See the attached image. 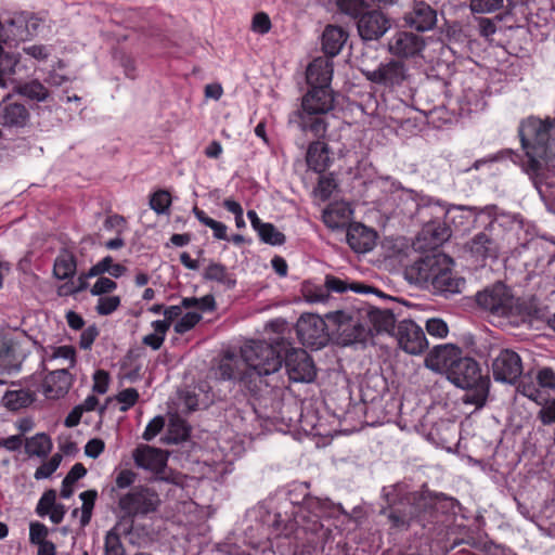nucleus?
<instances>
[{"instance_id":"obj_25","label":"nucleus","mask_w":555,"mask_h":555,"mask_svg":"<svg viewBox=\"0 0 555 555\" xmlns=\"http://www.w3.org/2000/svg\"><path fill=\"white\" fill-rule=\"evenodd\" d=\"M377 233L362 223L349 224L346 240L350 248L359 254L372 250L376 244Z\"/></svg>"},{"instance_id":"obj_32","label":"nucleus","mask_w":555,"mask_h":555,"mask_svg":"<svg viewBox=\"0 0 555 555\" xmlns=\"http://www.w3.org/2000/svg\"><path fill=\"white\" fill-rule=\"evenodd\" d=\"M205 281L216 282L224 289L230 291L236 286L235 275L228 268L220 263L211 261L203 272Z\"/></svg>"},{"instance_id":"obj_18","label":"nucleus","mask_w":555,"mask_h":555,"mask_svg":"<svg viewBox=\"0 0 555 555\" xmlns=\"http://www.w3.org/2000/svg\"><path fill=\"white\" fill-rule=\"evenodd\" d=\"M403 21L412 29L427 31L437 24V11L424 0H413L412 8L404 13Z\"/></svg>"},{"instance_id":"obj_21","label":"nucleus","mask_w":555,"mask_h":555,"mask_svg":"<svg viewBox=\"0 0 555 555\" xmlns=\"http://www.w3.org/2000/svg\"><path fill=\"white\" fill-rule=\"evenodd\" d=\"M334 107V96L327 86L310 87V90L302 96L300 111L312 114H326Z\"/></svg>"},{"instance_id":"obj_34","label":"nucleus","mask_w":555,"mask_h":555,"mask_svg":"<svg viewBox=\"0 0 555 555\" xmlns=\"http://www.w3.org/2000/svg\"><path fill=\"white\" fill-rule=\"evenodd\" d=\"M324 286L327 291V294L330 292L341 294L350 289L359 294L376 293L379 295V292L372 286L358 282L347 283L346 281L334 275H326Z\"/></svg>"},{"instance_id":"obj_23","label":"nucleus","mask_w":555,"mask_h":555,"mask_svg":"<svg viewBox=\"0 0 555 555\" xmlns=\"http://www.w3.org/2000/svg\"><path fill=\"white\" fill-rule=\"evenodd\" d=\"M30 122L28 108L21 103L2 102L0 104V126L9 130L26 128Z\"/></svg>"},{"instance_id":"obj_47","label":"nucleus","mask_w":555,"mask_h":555,"mask_svg":"<svg viewBox=\"0 0 555 555\" xmlns=\"http://www.w3.org/2000/svg\"><path fill=\"white\" fill-rule=\"evenodd\" d=\"M170 204L171 196L166 190H158L151 195L150 207L158 215L167 214Z\"/></svg>"},{"instance_id":"obj_48","label":"nucleus","mask_w":555,"mask_h":555,"mask_svg":"<svg viewBox=\"0 0 555 555\" xmlns=\"http://www.w3.org/2000/svg\"><path fill=\"white\" fill-rule=\"evenodd\" d=\"M535 379L540 388L555 391V371L552 367L544 366L539 369Z\"/></svg>"},{"instance_id":"obj_44","label":"nucleus","mask_w":555,"mask_h":555,"mask_svg":"<svg viewBox=\"0 0 555 555\" xmlns=\"http://www.w3.org/2000/svg\"><path fill=\"white\" fill-rule=\"evenodd\" d=\"M260 240L270 245H282L285 243V235L272 223L263 222L257 230Z\"/></svg>"},{"instance_id":"obj_60","label":"nucleus","mask_w":555,"mask_h":555,"mask_svg":"<svg viewBox=\"0 0 555 555\" xmlns=\"http://www.w3.org/2000/svg\"><path fill=\"white\" fill-rule=\"evenodd\" d=\"M63 358L69 361V367H74L76 364V350L73 346H60L53 348L51 359Z\"/></svg>"},{"instance_id":"obj_13","label":"nucleus","mask_w":555,"mask_h":555,"mask_svg":"<svg viewBox=\"0 0 555 555\" xmlns=\"http://www.w3.org/2000/svg\"><path fill=\"white\" fill-rule=\"evenodd\" d=\"M295 330L300 343L315 350L326 346L330 340L327 324L325 320L318 314H302L297 320Z\"/></svg>"},{"instance_id":"obj_61","label":"nucleus","mask_w":555,"mask_h":555,"mask_svg":"<svg viewBox=\"0 0 555 555\" xmlns=\"http://www.w3.org/2000/svg\"><path fill=\"white\" fill-rule=\"evenodd\" d=\"M99 335V330L95 325H91L82 331L80 335L79 346L83 350H88L91 348L92 344L94 343L95 338Z\"/></svg>"},{"instance_id":"obj_9","label":"nucleus","mask_w":555,"mask_h":555,"mask_svg":"<svg viewBox=\"0 0 555 555\" xmlns=\"http://www.w3.org/2000/svg\"><path fill=\"white\" fill-rule=\"evenodd\" d=\"M282 330L276 332V339L274 340L283 352V363L285 365V373L291 382L309 383L315 377V367L310 356L301 348L292 346L289 339L284 335L286 330L285 324H276Z\"/></svg>"},{"instance_id":"obj_51","label":"nucleus","mask_w":555,"mask_h":555,"mask_svg":"<svg viewBox=\"0 0 555 555\" xmlns=\"http://www.w3.org/2000/svg\"><path fill=\"white\" fill-rule=\"evenodd\" d=\"M202 319L198 312H188L175 324V332L178 334H185L191 331Z\"/></svg>"},{"instance_id":"obj_33","label":"nucleus","mask_w":555,"mask_h":555,"mask_svg":"<svg viewBox=\"0 0 555 555\" xmlns=\"http://www.w3.org/2000/svg\"><path fill=\"white\" fill-rule=\"evenodd\" d=\"M77 260L73 253L62 249L53 264V275L57 280H70L76 274Z\"/></svg>"},{"instance_id":"obj_11","label":"nucleus","mask_w":555,"mask_h":555,"mask_svg":"<svg viewBox=\"0 0 555 555\" xmlns=\"http://www.w3.org/2000/svg\"><path fill=\"white\" fill-rule=\"evenodd\" d=\"M326 319L336 325L344 345L365 343L372 336V328L364 324L361 319H366L362 308L357 312L337 310L326 313Z\"/></svg>"},{"instance_id":"obj_17","label":"nucleus","mask_w":555,"mask_h":555,"mask_svg":"<svg viewBox=\"0 0 555 555\" xmlns=\"http://www.w3.org/2000/svg\"><path fill=\"white\" fill-rule=\"evenodd\" d=\"M390 27V18L380 10H367L357 22L358 34L364 41L378 40Z\"/></svg>"},{"instance_id":"obj_53","label":"nucleus","mask_w":555,"mask_h":555,"mask_svg":"<svg viewBox=\"0 0 555 555\" xmlns=\"http://www.w3.org/2000/svg\"><path fill=\"white\" fill-rule=\"evenodd\" d=\"M49 529L46 525L39 521H31L29 525V541L31 544H41L47 542Z\"/></svg>"},{"instance_id":"obj_42","label":"nucleus","mask_w":555,"mask_h":555,"mask_svg":"<svg viewBox=\"0 0 555 555\" xmlns=\"http://www.w3.org/2000/svg\"><path fill=\"white\" fill-rule=\"evenodd\" d=\"M152 327L154 333L145 335L142 339V343L145 346L151 347L153 350H158L166 338V334L168 332V325L165 322L153 321Z\"/></svg>"},{"instance_id":"obj_41","label":"nucleus","mask_w":555,"mask_h":555,"mask_svg":"<svg viewBox=\"0 0 555 555\" xmlns=\"http://www.w3.org/2000/svg\"><path fill=\"white\" fill-rule=\"evenodd\" d=\"M190 430L191 428L184 420L173 417L168 426V441L172 443L185 441L190 437Z\"/></svg>"},{"instance_id":"obj_62","label":"nucleus","mask_w":555,"mask_h":555,"mask_svg":"<svg viewBox=\"0 0 555 555\" xmlns=\"http://www.w3.org/2000/svg\"><path fill=\"white\" fill-rule=\"evenodd\" d=\"M305 297L310 302H323L328 298V294L325 287L315 286L306 288Z\"/></svg>"},{"instance_id":"obj_15","label":"nucleus","mask_w":555,"mask_h":555,"mask_svg":"<svg viewBox=\"0 0 555 555\" xmlns=\"http://www.w3.org/2000/svg\"><path fill=\"white\" fill-rule=\"evenodd\" d=\"M247 366L248 364L242 354L238 357L228 352L221 358L215 371V375L216 378L220 380L240 382L250 391H255Z\"/></svg>"},{"instance_id":"obj_20","label":"nucleus","mask_w":555,"mask_h":555,"mask_svg":"<svg viewBox=\"0 0 555 555\" xmlns=\"http://www.w3.org/2000/svg\"><path fill=\"white\" fill-rule=\"evenodd\" d=\"M460 348L452 344L436 346L425 358L426 367L434 372H446L450 370L460 360Z\"/></svg>"},{"instance_id":"obj_52","label":"nucleus","mask_w":555,"mask_h":555,"mask_svg":"<svg viewBox=\"0 0 555 555\" xmlns=\"http://www.w3.org/2000/svg\"><path fill=\"white\" fill-rule=\"evenodd\" d=\"M55 500H56V491L53 489L47 490L42 494V496L40 498V500L37 504L36 513L40 517L47 516L50 513V511L54 507V505L56 504Z\"/></svg>"},{"instance_id":"obj_30","label":"nucleus","mask_w":555,"mask_h":555,"mask_svg":"<svg viewBox=\"0 0 555 555\" xmlns=\"http://www.w3.org/2000/svg\"><path fill=\"white\" fill-rule=\"evenodd\" d=\"M306 160L313 171H325L331 164L328 145L319 140L311 142L307 150Z\"/></svg>"},{"instance_id":"obj_22","label":"nucleus","mask_w":555,"mask_h":555,"mask_svg":"<svg viewBox=\"0 0 555 555\" xmlns=\"http://www.w3.org/2000/svg\"><path fill=\"white\" fill-rule=\"evenodd\" d=\"M365 318L369 320V326L372 332L377 334L387 333L393 335L397 330V317L395 310L391 308H376L371 305L362 307Z\"/></svg>"},{"instance_id":"obj_46","label":"nucleus","mask_w":555,"mask_h":555,"mask_svg":"<svg viewBox=\"0 0 555 555\" xmlns=\"http://www.w3.org/2000/svg\"><path fill=\"white\" fill-rule=\"evenodd\" d=\"M337 7L340 12L351 16L357 22L360 15L367 11V4L363 0H337Z\"/></svg>"},{"instance_id":"obj_37","label":"nucleus","mask_w":555,"mask_h":555,"mask_svg":"<svg viewBox=\"0 0 555 555\" xmlns=\"http://www.w3.org/2000/svg\"><path fill=\"white\" fill-rule=\"evenodd\" d=\"M34 401V395L28 390H9L2 398L3 405L11 411L28 406Z\"/></svg>"},{"instance_id":"obj_14","label":"nucleus","mask_w":555,"mask_h":555,"mask_svg":"<svg viewBox=\"0 0 555 555\" xmlns=\"http://www.w3.org/2000/svg\"><path fill=\"white\" fill-rule=\"evenodd\" d=\"M360 72L369 81L389 89L402 86L408 78L405 65L395 60L380 63L376 68H370L363 64L360 66Z\"/></svg>"},{"instance_id":"obj_12","label":"nucleus","mask_w":555,"mask_h":555,"mask_svg":"<svg viewBox=\"0 0 555 555\" xmlns=\"http://www.w3.org/2000/svg\"><path fill=\"white\" fill-rule=\"evenodd\" d=\"M488 357L491 360V370L494 380L514 385L522 374L520 356L508 348L490 346Z\"/></svg>"},{"instance_id":"obj_4","label":"nucleus","mask_w":555,"mask_h":555,"mask_svg":"<svg viewBox=\"0 0 555 555\" xmlns=\"http://www.w3.org/2000/svg\"><path fill=\"white\" fill-rule=\"evenodd\" d=\"M495 206L479 209L474 206L464 205L447 206L438 201L434 202L431 198L423 199L417 204L416 208V214L424 221V227L417 236L418 247L436 249L451 237L452 231L446 221L440 220L441 218L454 222L455 216L453 214L455 211H469L477 216L483 211L492 215Z\"/></svg>"},{"instance_id":"obj_24","label":"nucleus","mask_w":555,"mask_h":555,"mask_svg":"<svg viewBox=\"0 0 555 555\" xmlns=\"http://www.w3.org/2000/svg\"><path fill=\"white\" fill-rule=\"evenodd\" d=\"M132 457L138 467L151 470L156 475L162 474L167 464V457L164 452L147 444L137 447L132 452Z\"/></svg>"},{"instance_id":"obj_38","label":"nucleus","mask_w":555,"mask_h":555,"mask_svg":"<svg viewBox=\"0 0 555 555\" xmlns=\"http://www.w3.org/2000/svg\"><path fill=\"white\" fill-rule=\"evenodd\" d=\"M17 93L36 102H43L49 96L48 89L38 80H31L17 87Z\"/></svg>"},{"instance_id":"obj_39","label":"nucleus","mask_w":555,"mask_h":555,"mask_svg":"<svg viewBox=\"0 0 555 555\" xmlns=\"http://www.w3.org/2000/svg\"><path fill=\"white\" fill-rule=\"evenodd\" d=\"M322 220L325 225L332 230L343 229L346 224V208L339 206H330L324 209Z\"/></svg>"},{"instance_id":"obj_64","label":"nucleus","mask_w":555,"mask_h":555,"mask_svg":"<svg viewBox=\"0 0 555 555\" xmlns=\"http://www.w3.org/2000/svg\"><path fill=\"white\" fill-rule=\"evenodd\" d=\"M539 418L544 425L555 423V399L540 410Z\"/></svg>"},{"instance_id":"obj_49","label":"nucleus","mask_w":555,"mask_h":555,"mask_svg":"<svg viewBox=\"0 0 555 555\" xmlns=\"http://www.w3.org/2000/svg\"><path fill=\"white\" fill-rule=\"evenodd\" d=\"M61 462H62L61 454L56 453V454L52 455V457L48 462L43 463L36 469L35 475H34L35 479L40 480V479L49 478L57 469Z\"/></svg>"},{"instance_id":"obj_16","label":"nucleus","mask_w":555,"mask_h":555,"mask_svg":"<svg viewBox=\"0 0 555 555\" xmlns=\"http://www.w3.org/2000/svg\"><path fill=\"white\" fill-rule=\"evenodd\" d=\"M393 336L400 348L410 354H420L428 347L423 328L412 320L399 321Z\"/></svg>"},{"instance_id":"obj_59","label":"nucleus","mask_w":555,"mask_h":555,"mask_svg":"<svg viewBox=\"0 0 555 555\" xmlns=\"http://www.w3.org/2000/svg\"><path fill=\"white\" fill-rule=\"evenodd\" d=\"M109 375L104 370H98L93 374L92 390L96 393L104 395L108 389Z\"/></svg>"},{"instance_id":"obj_57","label":"nucleus","mask_w":555,"mask_h":555,"mask_svg":"<svg viewBox=\"0 0 555 555\" xmlns=\"http://www.w3.org/2000/svg\"><path fill=\"white\" fill-rule=\"evenodd\" d=\"M117 287L116 282L108 278H99V280L95 282V284L90 289V293L93 296H103L105 294H108L113 291H115Z\"/></svg>"},{"instance_id":"obj_29","label":"nucleus","mask_w":555,"mask_h":555,"mask_svg":"<svg viewBox=\"0 0 555 555\" xmlns=\"http://www.w3.org/2000/svg\"><path fill=\"white\" fill-rule=\"evenodd\" d=\"M306 76L310 87L327 86V88H330L333 76V64L322 57L315 59L308 65Z\"/></svg>"},{"instance_id":"obj_19","label":"nucleus","mask_w":555,"mask_h":555,"mask_svg":"<svg viewBox=\"0 0 555 555\" xmlns=\"http://www.w3.org/2000/svg\"><path fill=\"white\" fill-rule=\"evenodd\" d=\"M424 48V38L410 31H399L388 42L389 52L398 57L416 56Z\"/></svg>"},{"instance_id":"obj_45","label":"nucleus","mask_w":555,"mask_h":555,"mask_svg":"<svg viewBox=\"0 0 555 555\" xmlns=\"http://www.w3.org/2000/svg\"><path fill=\"white\" fill-rule=\"evenodd\" d=\"M79 498L82 501L80 525L81 527H86L91 520L92 509L98 498V492L95 490H87L81 492Z\"/></svg>"},{"instance_id":"obj_26","label":"nucleus","mask_w":555,"mask_h":555,"mask_svg":"<svg viewBox=\"0 0 555 555\" xmlns=\"http://www.w3.org/2000/svg\"><path fill=\"white\" fill-rule=\"evenodd\" d=\"M321 115L297 109L289 115V122L302 132H311L315 138H322L327 131V124Z\"/></svg>"},{"instance_id":"obj_8","label":"nucleus","mask_w":555,"mask_h":555,"mask_svg":"<svg viewBox=\"0 0 555 555\" xmlns=\"http://www.w3.org/2000/svg\"><path fill=\"white\" fill-rule=\"evenodd\" d=\"M508 223L509 231L517 234L522 230V220L518 216H503L502 221L494 219L480 232L472 236L463 246L464 251L477 263L485 266L488 261L499 259L503 243L495 235V229Z\"/></svg>"},{"instance_id":"obj_43","label":"nucleus","mask_w":555,"mask_h":555,"mask_svg":"<svg viewBox=\"0 0 555 555\" xmlns=\"http://www.w3.org/2000/svg\"><path fill=\"white\" fill-rule=\"evenodd\" d=\"M104 555H126V548L117 531V526L113 527L105 534Z\"/></svg>"},{"instance_id":"obj_7","label":"nucleus","mask_w":555,"mask_h":555,"mask_svg":"<svg viewBox=\"0 0 555 555\" xmlns=\"http://www.w3.org/2000/svg\"><path fill=\"white\" fill-rule=\"evenodd\" d=\"M447 378L456 387L465 389L462 400L466 404L482 408L489 395L490 378L482 375L479 363L469 357L460 358Z\"/></svg>"},{"instance_id":"obj_10","label":"nucleus","mask_w":555,"mask_h":555,"mask_svg":"<svg viewBox=\"0 0 555 555\" xmlns=\"http://www.w3.org/2000/svg\"><path fill=\"white\" fill-rule=\"evenodd\" d=\"M162 505L158 492L146 485L133 486L118 499L121 519L133 521L137 517H146L156 513Z\"/></svg>"},{"instance_id":"obj_3","label":"nucleus","mask_w":555,"mask_h":555,"mask_svg":"<svg viewBox=\"0 0 555 555\" xmlns=\"http://www.w3.org/2000/svg\"><path fill=\"white\" fill-rule=\"evenodd\" d=\"M453 259L443 253L420 257L405 269L406 279L435 296L450 299L462 294L466 280L453 271Z\"/></svg>"},{"instance_id":"obj_1","label":"nucleus","mask_w":555,"mask_h":555,"mask_svg":"<svg viewBox=\"0 0 555 555\" xmlns=\"http://www.w3.org/2000/svg\"><path fill=\"white\" fill-rule=\"evenodd\" d=\"M553 122L530 117L519 127L521 146L526 153V160L512 150L501 152L492 160L508 156L513 163L520 164L524 171L530 177L541 199L546 206H555V183L545 179V171L555 168V140H551Z\"/></svg>"},{"instance_id":"obj_28","label":"nucleus","mask_w":555,"mask_h":555,"mask_svg":"<svg viewBox=\"0 0 555 555\" xmlns=\"http://www.w3.org/2000/svg\"><path fill=\"white\" fill-rule=\"evenodd\" d=\"M23 361L24 356L16 352V344L12 339L0 335V374L18 372Z\"/></svg>"},{"instance_id":"obj_50","label":"nucleus","mask_w":555,"mask_h":555,"mask_svg":"<svg viewBox=\"0 0 555 555\" xmlns=\"http://www.w3.org/2000/svg\"><path fill=\"white\" fill-rule=\"evenodd\" d=\"M119 306V296H100L95 310L100 315H108L117 310Z\"/></svg>"},{"instance_id":"obj_56","label":"nucleus","mask_w":555,"mask_h":555,"mask_svg":"<svg viewBox=\"0 0 555 555\" xmlns=\"http://www.w3.org/2000/svg\"><path fill=\"white\" fill-rule=\"evenodd\" d=\"M116 399L118 402L122 403L120 411L125 412L137 403L139 399V392L134 388H127L121 390L116 396Z\"/></svg>"},{"instance_id":"obj_58","label":"nucleus","mask_w":555,"mask_h":555,"mask_svg":"<svg viewBox=\"0 0 555 555\" xmlns=\"http://www.w3.org/2000/svg\"><path fill=\"white\" fill-rule=\"evenodd\" d=\"M165 426V418L160 415L155 416L146 426L142 438L146 441L154 439Z\"/></svg>"},{"instance_id":"obj_63","label":"nucleus","mask_w":555,"mask_h":555,"mask_svg":"<svg viewBox=\"0 0 555 555\" xmlns=\"http://www.w3.org/2000/svg\"><path fill=\"white\" fill-rule=\"evenodd\" d=\"M105 443L102 439L93 438L85 447V453L91 459H96L104 451Z\"/></svg>"},{"instance_id":"obj_40","label":"nucleus","mask_w":555,"mask_h":555,"mask_svg":"<svg viewBox=\"0 0 555 555\" xmlns=\"http://www.w3.org/2000/svg\"><path fill=\"white\" fill-rule=\"evenodd\" d=\"M193 214L201 223L214 231L215 238L229 240L227 235L228 228L224 223L208 217L205 211L199 209L197 206L193 207Z\"/></svg>"},{"instance_id":"obj_31","label":"nucleus","mask_w":555,"mask_h":555,"mask_svg":"<svg viewBox=\"0 0 555 555\" xmlns=\"http://www.w3.org/2000/svg\"><path fill=\"white\" fill-rule=\"evenodd\" d=\"M348 34L339 26L328 25L322 35V49L331 57L336 56L344 47Z\"/></svg>"},{"instance_id":"obj_35","label":"nucleus","mask_w":555,"mask_h":555,"mask_svg":"<svg viewBox=\"0 0 555 555\" xmlns=\"http://www.w3.org/2000/svg\"><path fill=\"white\" fill-rule=\"evenodd\" d=\"M514 7L513 0H469L470 11L478 14L511 12Z\"/></svg>"},{"instance_id":"obj_36","label":"nucleus","mask_w":555,"mask_h":555,"mask_svg":"<svg viewBox=\"0 0 555 555\" xmlns=\"http://www.w3.org/2000/svg\"><path fill=\"white\" fill-rule=\"evenodd\" d=\"M52 449V441L46 434H37L34 437L26 440L25 451L28 455L44 457Z\"/></svg>"},{"instance_id":"obj_55","label":"nucleus","mask_w":555,"mask_h":555,"mask_svg":"<svg viewBox=\"0 0 555 555\" xmlns=\"http://www.w3.org/2000/svg\"><path fill=\"white\" fill-rule=\"evenodd\" d=\"M271 21L267 13L258 12L253 16L251 30L254 33L266 35L271 29Z\"/></svg>"},{"instance_id":"obj_27","label":"nucleus","mask_w":555,"mask_h":555,"mask_svg":"<svg viewBox=\"0 0 555 555\" xmlns=\"http://www.w3.org/2000/svg\"><path fill=\"white\" fill-rule=\"evenodd\" d=\"M72 385V375L68 369H60L50 372L42 384L43 393L47 398L55 399L67 393Z\"/></svg>"},{"instance_id":"obj_54","label":"nucleus","mask_w":555,"mask_h":555,"mask_svg":"<svg viewBox=\"0 0 555 555\" xmlns=\"http://www.w3.org/2000/svg\"><path fill=\"white\" fill-rule=\"evenodd\" d=\"M426 331L430 336L443 338L448 335L449 328L442 319L433 318L426 321Z\"/></svg>"},{"instance_id":"obj_6","label":"nucleus","mask_w":555,"mask_h":555,"mask_svg":"<svg viewBox=\"0 0 555 555\" xmlns=\"http://www.w3.org/2000/svg\"><path fill=\"white\" fill-rule=\"evenodd\" d=\"M480 310L492 318L506 319L508 323L519 326L527 323L531 315L530 308L520 302L512 289L502 282H496L478 292L475 296Z\"/></svg>"},{"instance_id":"obj_2","label":"nucleus","mask_w":555,"mask_h":555,"mask_svg":"<svg viewBox=\"0 0 555 555\" xmlns=\"http://www.w3.org/2000/svg\"><path fill=\"white\" fill-rule=\"evenodd\" d=\"M383 496L387 506L380 515L388 518L391 528L408 530L413 522L426 527L427 524L439 521V516L454 513L456 500L443 493H433L424 485L418 491H411L404 482L383 488Z\"/></svg>"},{"instance_id":"obj_5","label":"nucleus","mask_w":555,"mask_h":555,"mask_svg":"<svg viewBox=\"0 0 555 555\" xmlns=\"http://www.w3.org/2000/svg\"><path fill=\"white\" fill-rule=\"evenodd\" d=\"M281 323H271L275 333L282 330V327L276 325ZM275 339L276 335L269 338V341L250 340L241 348V353L248 364L247 369L248 373H250L255 391L258 388L257 382L260 384L264 383L266 386H279V373L283 364L284 349L276 345Z\"/></svg>"}]
</instances>
